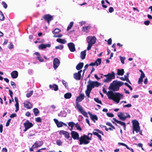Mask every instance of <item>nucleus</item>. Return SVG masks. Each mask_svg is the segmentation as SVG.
I'll return each mask as SVG.
<instances>
[{"label":"nucleus","mask_w":152,"mask_h":152,"mask_svg":"<svg viewBox=\"0 0 152 152\" xmlns=\"http://www.w3.org/2000/svg\"><path fill=\"white\" fill-rule=\"evenodd\" d=\"M103 91L104 93L106 94L110 99H112L117 103H118L122 97L123 95L118 93H113V91H110L107 93L104 87H103Z\"/></svg>","instance_id":"1"},{"label":"nucleus","mask_w":152,"mask_h":152,"mask_svg":"<svg viewBox=\"0 0 152 152\" xmlns=\"http://www.w3.org/2000/svg\"><path fill=\"white\" fill-rule=\"evenodd\" d=\"M92 134L89 133L88 134V136L84 134L81 136L79 140V144L82 145L88 144L90 142L89 141L91 140Z\"/></svg>","instance_id":"2"},{"label":"nucleus","mask_w":152,"mask_h":152,"mask_svg":"<svg viewBox=\"0 0 152 152\" xmlns=\"http://www.w3.org/2000/svg\"><path fill=\"white\" fill-rule=\"evenodd\" d=\"M124 84V83L121 81L115 80L110 84L108 89L113 91H117L119 90L120 87Z\"/></svg>","instance_id":"3"},{"label":"nucleus","mask_w":152,"mask_h":152,"mask_svg":"<svg viewBox=\"0 0 152 152\" xmlns=\"http://www.w3.org/2000/svg\"><path fill=\"white\" fill-rule=\"evenodd\" d=\"M132 133H134V131L136 133L139 132V134L142 135V131L140 130V127L139 126V123L136 120L132 121Z\"/></svg>","instance_id":"4"},{"label":"nucleus","mask_w":152,"mask_h":152,"mask_svg":"<svg viewBox=\"0 0 152 152\" xmlns=\"http://www.w3.org/2000/svg\"><path fill=\"white\" fill-rule=\"evenodd\" d=\"M96 38L94 36H88L87 38V42L88 46L87 50H89L91 49L92 45L96 42Z\"/></svg>","instance_id":"5"},{"label":"nucleus","mask_w":152,"mask_h":152,"mask_svg":"<svg viewBox=\"0 0 152 152\" xmlns=\"http://www.w3.org/2000/svg\"><path fill=\"white\" fill-rule=\"evenodd\" d=\"M104 76L106 78L103 80L104 82L109 83L111 81L112 79L115 78V74L113 72L111 73H109L107 75H104Z\"/></svg>","instance_id":"6"},{"label":"nucleus","mask_w":152,"mask_h":152,"mask_svg":"<svg viewBox=\"0 0 152 152\" xmlns=\"http://www.w3.org/2000/svg\"><path fill=\"white\" fill-rule=\"evenodd\" d=\"M120 119L122 121H124L127 117L130 118V115L127 113L120 112L118 115Z\"/></svg>","instance_id":"7"},{"label":"nucleus","mask_w":152,"mask_h":152,"mask_svg":"<svg viewBox=\"0 0 152 152\" xmlns=\"http://www.w3.org/2000/svg\"><path fill=\"white\" fill-rule=\"evenodd\" d=\"M88 85L87 86L91 88L92 89L93 88H94L95 87H98L100 84V83L97 81H93L90 80L88 82Z\"/></svg>","instance_id":"8"},{"label":"nucleus","mask_w":152,"mask_h":152,"mask_svg":"<svg viewBox=\"0 0 152 152\" xmlns=\"http://www.w3.org/2000/svg\"><path fill=\"white\" fill-rule=\"evenodd\" d=\"M76 108L77 109L78 111L85 116L87 117L88 114L84 110L82 107L79 103H76Z\"/></svg>","instance_id":"9"},{"label":"nucleus","mask_w":152,"mask_h":152,"mask_svg":"<svg viewBox=\"0 0 152 152\" xmlns=\"http://www.w3.org/2000/svg\"><path fill=\"white\" fill-rule=\"evenodd\" d=\"M60 61L57 58H55L53 61V67L55 70L59 66Z\"/></svg>","instance_id":"10"},{"label":"nucleus","mask_w":152,"mask_h":152,"mask_svg":"<svg viewBox=\"0 0 152 152\" xmlns=\"http://www.w3.org/2000/svg\"><path fill=\"white\" fill-rule=\"evenodd\" d=\"M71 134L72 137L74 140H79L80 138L79 135L77 132L75 131H72Z\"/></svg>","instance_id":"11"},{"label":"nucleus","mask_w":152,"mask_h":152,"mask_svg":"<svg viewBox=\"0 0 152 152\" xmlns=\"http://www.w3.org/2000/svg\"><path fill=\"white\" fill-rule=\"evenodd\" d=\"M53 120L58 127H61L63 125H64L65 126H67L65 123L61 121H59L58 120L56 119H54Z\"/></svg>","instance_id":"12"},{"label":"nucleus","mask_w":152,"mask_h":152,"mask_svg":"<svg viewBox=\"0 0 152 152\" xmlns=\"http://www.w3.org/2000/svg\"><path fill=\"white\" fill-rule=\"evenodd\" d=\"M43 18L45 20L47 21L49 24L50 21L53 19V16L49 14L44 15Z\"/></svg>","instance_id":"13"},{"label":"nucleus","mask_w":152,"mask_h":152,"mask_svg":"<svg viewBox=\"0 0 152 152\" xmlns=\"http://www.w3.org/2000/svg\"><path fill=\"white\" fill-rule=\"evenodd\" d=\"M68 46L71 52H73L75 50V45L73 43L70 42L68 43Z\"/></svg>","instance_id":"14"},{"label":"nucleus","mask_w":152,"mask_h":152,"mask_svg":"<svg viewBox=\"0 0 152 152\" xmlns=\"http://www.w3.org/2000/svg\"><path fill=\"white\" fill-rule=\"evenodd\" d=\"M82 72V70L78 71L77 73H76L74 74V77L76 80H80L81 77V73Z\"/></svg>","instance_id":"15"},{"label":"nucleus","mask_w":152,"mask_h":152,"mask_svg":"<svg viewBox=\"0 0 152 152\" xmlns=\"http://www.w3.org/2000/svg\"><path fill=\"white\" fill-rule=\"evenodd\" d=\"M59 134L60 135H63L67 139H68L70 137L69 134L67 132L63 130H61L60 131Z\"/></svg>","instance_id":"16"},{"label":"nucleus","mask_w":152,"mask_h":152,"mask_svg":"<svg viewBox=\"0 0 152 152\" xmlns=\"http://www.w3.org/2000/svg\"><path fill=\"white\" fill-rule=\"evenodd\" d=\"M25 127H26L27 129H29L33 126V124L31 122H29L27 120L23 124Z\"/></svg>","instance_id":"17"},{"label":"nucleus","mask_w":152,"mask_h":152,"mask_svg":"<svg viewBox=\"0 0 152 152\" xmlns=\"http://www.w3.org/2000/svg\"><path fill=\"white\" fill-rule=\"evenodd\" d=\"M43 144V143L42 141H36L33 144V147L37 148L42 146Z\"/></svg>","instance_id":"18"},{"label":"nucleus","mask_w":152,"mask_h":152,"mask_svg":"<svg viewBox=\"0 0 152 152\" xmlns=\"http://www.w3.org/2000/svg\"><path fill=\"white\" fill-rule=\"evenodd\" d=\"M11 75L12 78L15 79L18 77V72L17 71H14L11 73Z\"/></svg>","instance_id":"19"},{"label":"nucleus","mask_w":152,"mask_h":152,"mask_svg":"<svg viewBox=\"0 0 152 152\" xmlns=\"http://www.w3.org/2000/svg\"><path fill=\"white\" fill-rule=\"evenodd\" d=\"M84 98V95L83 94H80V96H78L76 100V103H79Z\"/></svg>","instance_id":"20"},{"label":"nucleus","mask_w":152,"mask_h":152,"mask_svg":"<svg viewBox=\"0 0 152 152\" xmlns=\"http://www.w3.org/2000/svg\"><path fill=\"white\" fill-rule=\"evenodd\" d=\"M50 88L52 90H53L55 91H57L58 89V85L56 84L49 85Z\"/></svg>","instance_id":"21"},{"label":"nucleus","mask_w":152,"mask_h":152,"mask_svg":"<svg viewBox=\"0 0 152 152\" xmlns=\"http://www.w3.org/2000/svg\"><path fill=\"white\" fill-rule=\"evenodd\" d=\"M50 46L51 45L50 44H47L46 45L42 44L39 45L38 48L40 49H42L45 48L47 47L49 48Z\"/></svg>","instance_id":"22"},{"label":"nucleus","mask_w":152,"mask_h":152,"mask_svg":"<svg viewBox=\"0 0 152 152\" xmlns=\"http://www.w3.org/2000/svg\"><path fill=\"white\" fill-rule=\"evenodd\" d=\"M24 106L25 107L28 109H31L32 107L31 104L28 102H25L24 103Z\"/></svg>","instance_id":"23"},{"label":"nucleus","mask_w":152,"mask_h":152,"mask_svg":"<svg viewBox=\"0 0 152 152\" xmlns=\"http://www.w3.org/2000/svg\"><path fill=\"white\" fill-rule=\"evenodd\" d=\"M113 119L117 123L121 124V125L122 126H123L124 128V129H125L126 127V125L125 123L124 122H121V121H118L115 118H113Z\"/></svg>","instance_id":"24"},{"label":"nucleus","mask_w":152,"mask_h":152,"mask_svg":"<svg viewBox=\"0 0 152 152\" xmlns=\"http://www.w3.org/2000/svg\"><path fill=\"white\" fill-rule=\"evenodd\" d=\"M92 89L91 88L88 87L87 86V89L86 91V94L88 97H90V94L91 92Z\"/></svg>","instance_id":"25"},{"label":"nucleus","mask_w":152,"mask_h":152,"mask_svg":"<svg viewBox=\"0 0 152 152\" xmlns=\"http://www.w3.org/2000/svg\"><path fill=\"white\" fill-rule=\"evenodd\" d=\"M34 54L37 56V58L40 62H43V59L41 56L40 54L38 52H35Z\"/></svg>","instance_id":"26"},{"label":"nucleus","mask_w":152,"mask_h":152,"mask_svg":"<svg viewBox=\"0 0 152 152\" xmlns=\"http://www.w3.org/2000/svg\"><path fill=\"white\" fill-rule=\"evenodd\" d=\"M86 50L82 51L80 53V58L82 59H84L85 58L86 56Z\"/></svg>","instance_id":"27"},{"label":"nucleus","mask_w":152,"mask_h":152,"mask_svg":"<svg viewBox=\"0 0 152 152\" xmlns=\"http://www.w3.org/2000/svg\"><path fill=\"white\" fill-rule=\"evenodd\" d=\"M83 63H80L78 64L76 66V68L77 70H80L82 68L83 66Z\"/></svg>","instance_id":"28"},{"label":"nucleus","mask_w":152,"mask_h":152,"mask_svg":"<svg viewBox=\"0 0 152 152\" xmlns=\"http://www.w3.org/2000/svg\"><path fill=\"white\" fill-rule=\"evenodd\" d=\"M124 70L123 69H118L117 74L119 75H123L124 73Z\"/></svg>","instance_id":"29"},{"label":"nucleus","mask_w":152,"mask_h":152,"mask_svg":"<svg viewBox=\"0 0 152 152\" xmlns=\"http://www.w3.org/2000/svg\"><path fill=\"white\" fill-rule=\"evenodd\" d=\"M72 96V95L71 93H68L65 94L64 96L66 99H69L71 98Z\"/></svg>","instance_id":"30"},{"label":"nucleus","mask_w":152,"mask_h":152,"mask_svg":"<svg viewBox=\"0 0 152 152\" xmlns=\"http://www.w3.org/2000/svg\"><path fill=\"white\" fill-rule=\"evenodd\" d=\"M56 41L58 42L63 44L66 42V41L65 39H56Z\"/></svg>","instance_id":"31"},{"label":"nucleus","mask_w":152,"mask_h":152,"mask_svg":"<svg viewBox=\"0 0 152 152\" xmlns=\"http://www.w3.org/2000/svg\"><path fill=\"white\" fill-rule=\"evenodd\" d=\"M89 114L91 115V119L94 121V120H98V117L96 115L91 114L90 113H88Z\"/></svg>","instance_id":"32"},{"label":"nucleus","mask_w":152,"mask_h":152,"mask_svg":"<svg viewBox=\"0 0 152 152\" xmlns=\"http://www.w3.org/2000/svg\"><path fill=\"white\" fill-rule=\"evenodd\" d=\"M101 62V58H98L94 62L95 65L96 66L100 65Z\"/></svg>","instance_id":"33"},{"label":"nucleus","mask_w":152,"mask_h":152,"mask_svg":"<svg viewBox=\"0 0 152 152\" xmlns=\"http://www.w3.org/2000/svg\"><path fill=\"white\" fill-rule=\"evenodd\" d=\"M145 77V75H140V77L138 81V83L139 84H141L142 83V82L143 81V78Z\"/></svg>","instance_id":"34"},{"label":"nucleus","mask_w":152,"mask_h":152,"mask_svg":"<svg viewBox=\"0 0 152 152\" xmlns=\"http://www.w3.org/2000/svg\"><path fill=\"white\" fill-rule=\"evenodd\" d=\"M90 29V27L89 26L83 27V30L86 32H88Z\"/></svg>","instance_id":"35"},{"label":"nucleus","mask_w":152,"mask_h":152,"mask_svg":"<svg viewBox=\"0 0 152 152\" xmlns=\"http://www.w3.org/2000/svg\"><path fill=\"white\" fill-rule=\"evenodd\" d=\"M33 111L34 113L35 116H37V114L39 113V111L38 110L37 108H35L33 109Z\"/></svg>","instance_id":"36"},{"label":"nucleus","mask_w":152,"mask_h":152,"mask_svg":"<svg viewBox=\"0 0 152 152\" xmlns=\"http://www.w3.org/2000/svg\"><path fill=\"white\" fill-rule=\"evenodd\" d=\"M73 22L72 21L70 22L69 24V25L67 28V31H69L71 29V28L73 26Z\"/></svg>","instance_id":"37"},{"label":"nucleus","mask_w":152,"mask_h":152,"mask_svg":"<svg viewBox=\"0 0 152 152\" xmlns=\"http://www.w3.org/2000/svg\"><path fill=\"white\" fill-rule=\"evenodd\" d=\"M61 31V30L58 28H56L54 31H52V32L54 35H56V34L58 33Z\"/></svg>","instance_id":"38"},{"label":"nucleus","mask_w":152,"mask_h":152,"mask_svg":"<svg viewBox=\"0 0 152 152\" xmlns=\"http://www.w3.org/2000/svg\"><path fill=\"white\" fill-rule=\"evenodd\" d=\"M33 91H31L26 94L27 97L29 98L33 94Z\"/></svg>","instance_id":"39"},{"label":"nucleus","mask_w":152,"mask_h":152,"mask_svg":"<svg viewBox=\"0 0 152 152\" xmlns=\"http://www.w3.org/2000/svg\"><path fill=\"white\" fill-rule=\"evenodd\" d=\"M93 134L94 135H95L97 136L99 139L101 140H102V137L100 135H99L98 133L96 132H93Z\"/></svg>","instance_id":"40"},{"label":"nucleus","mask_w":152,"mask_h":152,"mask_svg":"<svg viewBox=\"0 0 152 152\" xmlns=\"http://www.w3.org/2000/svg\"><path fill=\"white\" fill-rule=\"evenodd\" d=\"M4 19V16L2 13V12L0 11V20H3Z\"/></svg>","instance_id":"41"},{"label":"nucleus","mask_w":152,"mask_h":152,"mask_svg":"<svg viewBox=\"0 0 152 152\" xmlns=\"http://www.w3.org/2000/svg\"><path fill=\"white\" fill-rule=\"evenodd\" d=\"M14 47V45L12 42H10V44L8 45V48L10 50L13 49Z\"/></svg>","instance_id":"42"},{"label":"nucleus","mask_w":152,"mask_h":152,"mask_svg":"<svg viewBox=\"0 0 152 152\" xmlns=\"http://www.w3.org/2000/svg\"><path fill=\"white\" fill-rule=\"evenodd\" d=\"M118 144L125 146L127 149H129V148L126 144L121 142L118 143Z\"/></svg>","instance_id":"43"},{"label":"nucleus","mask_w":152,"mask_h":152,"mask_svg":"<svg viewBox=\"0 0 152 152\" xmlns=\"http://www.w3.org/2000/svg\"><path fill=\"white\" fill-rule=\"evenodd\" d=\"M56 144L58 146H61L62 144V142L60 140H57L56 141Z\"/></svg>","instance_id":"44"},{"label":"nucleus","mask_w":152,"mask_h":152,"mask_svg":"<svg viewBox=\"0 0 152 152\" xmlns=\"http://www.w3.org/2000/svg\"><path fill=\"white\" fill-rule=\"evenodd\" d=\"M56 49H59L60 50L64 48V46L63 45H61L58 46H56L55 47Z\"/></svg>","instance_id":"45"},{"label":"nucleus","mask_w":152,"mask_h":152,"mask_svg":"<svg viewBox=\"0 0 152 152\" xmlns=\"http://www.w3.org/2000/svg\"><path fill=\"white\" fill-rule=\"evenodd\" d=\"M62 82L63 84L65 86V87L67 88L68 86V83H67L66 82L65 80H62Z\"/></svg>","instance_id":"46"},{"label":"nucleus","mask_w":152,"mask_h":152,"mask_svg":"<svg viewBox=\"0 0 152 152\" xmlns=\"http://www.w3.org/2000/svg\"><path fill=\"white\" fill-rule=\"evenodd\" d=\"M120 58L121 63H122L123 64H124V60H125V58L122 57L121 56H120Z\"/></svg>","instance_id":"47"},{"label":"nucleus","mask_w":152,"mask_h":152,"mask_svg":"<svg viewBox=\"0 0 152 152\" xmlns=\"http://www.w3.org/2000/svg\"><path fill=\"white\" fill-rule=\"evenodd\" d=\"M94 100L97 103L102 104V102L101 101L99 100L98 98H94Z\"/></svg>","instance_id":"48"},{"label":"nucleus","mask_w":152,"mask_h":152,"mask_svg":"<svg viewBox=\"0 0 152 152\" xmlns=\"http://www.w3.org/2000/svg\"><path fill=\"white\" fill-rule=\"evenodd\" d=\"M35 120L36 122H41L42 121L41 119L39 117L36 118Z\"/></svg>","instance_id":"49"},{"label":"nucleus","mask_w":152,"mask_h":152,"mask_svg":"<svg viewBox=\"0 0 152 152\" xmlns=\"http://www.w3.org/2000/svg\"><path fill=\"white\" fill-rule=\"evenodd\" d=\"M15 106L16 108V110H15V112H17L18 110H19V103H16L15 104Z\"/></svg>","instance_id":"50"},{"label":"nucleus","mask_w":152,"mask_h":152,"mask_svg":"<svg viewBox=\"0 0 152 152\" xmlns=\"http://www.w3.org/2000/svg\"><path fill=\"white\" fill-rule=\"evenodd\" d=\"M74 124L75 123L72 122H70L68 124L69 126L71 127H73L74 126Z\"/></svg>","instance_id":"51"},{"label":"nucleus","mask_w":152,"mask_h":152,"mask_svg":"<svg viewBox=\"0 0 152 152\" xmlns=\"http://www.w3.org/2000/svg\"><path fill=\"white\" fill-rule=\"evenodd\" d=\"M62 34H59L58 35H53V37H58L61 38L62 37Z\"/></svg>","instance_id":"52"},{"label":"nucleus","mask_w":152,"mask_h":152,"mask_svg":"<svg viewBox=\"0 0 152 152\" xmlns=\"http://www.w3.org/2000/svg\"><path fill=\"white\" fill-rule=\"evenodd\" d=\"M107 115L108 117H113L114 116V115L112 113H107Z\"/></svg>","instance_id":"53"},{"label":"nucleus","mask_w":152,"mask_h":152,"mask_svg":"<svg viewBox=\"0 0 152 152\" xmlns=\"http://www.w3.org/2000/svg\"><path fill=\"white\" fill-rule=\"evenodd\" d=\"M101 3L102 4V7L104 8H107V6L106 5H104V0H102L101 1Z\"/></svg>","instance_id":"54"},{"label":"nucleus","mask_w":152,"mask_h":152,"mask_svg":"<svg viewBox=\"0 0 152 152\" xmlns=\"http://www.w3.org/2000/svg\"><path fill=\"white\" fill-rule=\"evenodd\" d=\"M132 106V105L131 104H127L123 106L124 108L125 107H130Z\"/></svg>","instance_id":"55"},{"label":"nucleus","mask_w":152,"mask_h":152,"mask_svg":"<svg viewBox=\"0 0 152 152\" xmlns=\"http://www.w3.org/2000/svg\"><path fill=\"white\" fill-rule=\"evenodd\" d=\"M11 121V119H9L7 120V123H6V126L7 127L9 126L10 123Z\"/></svg>","instance_id":"56"},{"label":"nucleus","mask_w":152,"mask_h":152,"mask_svg":"<svg viewBox=\"0 0 152 152\" xmlns=\"http://www.w3.org/2000/svg\"><path fill=\"white\" fill-rule=\"evenodd\" d=\"M2 4L3 5L5 9H6L7 7V5L6 4V3L4 1H3L2 2Z\"/></svg>","instance_id":"57"},{"label":"nucleus","mask_w":152,"mask_h":152,"mask_svg":"<svg viewBox=\"0 0 152 152\" xmlns=\"http://www.w3.org/2000/svg\"><path fill=\"white\" fill-rule=\"evenodd\" d=\"M124 77L125 78H126V81L127 82H128L129 83L131 84V83L128 79V76L126 75H125Z\"/></svg>","instance_id":"58"},{"label":"nucleus","mask_w":152,"mask_h":152,"mask_svg":"<svg viewBox=\"0 0 152 152\" xmlns=\"http://www.w3.org/2000/svg\"><path fill=\"white\" fill-rule=\"evenodd\" d=\"M75 126H76V127L77 128V129H78V130H80V131H81V129L80 128V126L77 124L75 125Z\"/></svg>","instance_id":"59"},{"label":"nucleus","mask_w":152,"mask_h":152,"mask_svg":"<svg viewBox=\"0 0 152 152\" xmlns=\"http://www.w3.org/2000/svg\"><path fill=\"white\" fill-rule=\"evenodd\" d=\"M124 84L127 86L128 88H129V89L131 90H132V87L129 85L127 83H124Z\"/></svg>","instance_id":"60"},{"label":"nucleus","mask_w":152,"mask_h":152,"mask_svg":"<svg viewBox=\"0 0 152 152\" xmlns=\"http://www.w3.org/2000/svg\"><path fill=\"white\" fill-rule=\"evenodd\" d=\"M89 66V65H88V64H87L84 67V69L83 70V74L84 73L85 71L87 69Z\"/></svg>","instance_id":"61"},{"label":"nucleus","mask_w":152,"mask_h":152,"mask_svg":"<svg viewBox=\"0 0 152 152\" xmlns=\"http://www.w3.org/2000/svg\"><path fill=\"white\" fill-rule=\"evenodd\" d=\"M114 11V9L113 7H110L109 10V11L110 13H111Z\"/></svg>","instance_id":"62"},{"label":"nucleus","mask_w":152,"mask_h":152,"mask_svg":"<svg viewBox=\"0 0 152 152\" xmlns=\"http://www.w3.org/2000/svg\"><path fill=\"white\" fill-rule=\"evenodd\" d=\"M150 21L149 20H146L144 22V23L146 25H149Z\"/></svg>","instance_id":"63"},{"label":"nucleus","mask_w":152,"mask_h":152,"mask_svg":"<svg viewBox=\"0 0 152 152\" xmlns=\"http://www.w3.org/2000/svg\"><path fill=\"white\" fill-rule=\"evenodd\" d=\"M16 115V114L15 113L12 114L10 115V117L11 118H13L15 117Z\"/></svg>","instance_id":"64"}]
</instances>
